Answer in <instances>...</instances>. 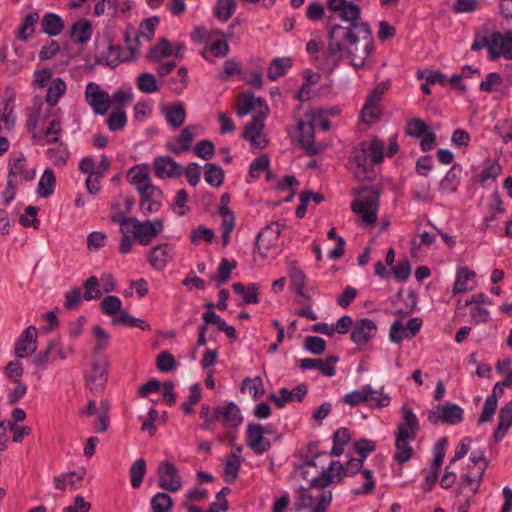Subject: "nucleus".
<instances>
[{"label":"nucleus","mask_w":512,"mask_h":512,"mask_svg":"<svg viewBox=\"0 0 512 512\" xmlns=\"http://www.w3.org/2000/svg\"><path fill=\"white\" fill-rule=\"evenodd\" d=\"M147 470L144 458L137 459L130 467L129 476L133 488H139L144 480Z\"/></svg>","instance_id":"58836bf2"},{"label":"nucleus","mask_w":512,"mask_h":512,"mask_svg":"<svg viewBox=\"0 0 512 512\" xmlns=\"http://www.w3.org/2000/svg\"><path fill=\"white\" fill-rule=\"evenodd\" d=\"M173 499L165 492L156 493L151 499L153 512H170L173 507Z\"/></svg>","instance_id":"49530a36"},{"label":"nucleus","mask_w":512,"mask_h":512,"mask_svg":"<svg viewBox=\"0 0 512 512\" xmlns=\"http://www.w3.org/2000/svg\"><path fill=\"white\" fill-rule=\"evenodd\" d=\"M362 459H351L345 465H342L339 461H331L328 469L321 466V472L318 476L313 477L310 480V487L312 488H325L332 483L333 478L338 476L341 479L343 476H352L362 469Z\"/></svg>","instance_id":"20e7f679"},{"label":"nucleus","mask_w":512,"mask_h":512,"mask_svg":"<svg viewBox=\"0 0 512 512\" xmlns=\"http://www.w3.org/2000/svg\"><path fill=\"white\" fill-rule=\"evenodd\" d=\"M410 440V438L403 437V435H396L395 446L397 451L394 455V459L400 464L406 463L413 456L414 451L409 445Z\"/></svg>","instance_id":"c85d7f7f"},{"label":"nucleus","mask_w":512,"mask_h":512,"mask_svg":"<svg viewBox=\"0 0 512 512\" xmlns=\"http://www.w3.org/2000/svg\"><path fill=\"white\" fill-rule=\"evenodd\" d=\"M328 29L326 58L333 65H337L346 53L354 67H364L366 59L373 50V37L369 24H354L352 26L332 24V18L330 17L328 19Z\"/></svg>","instance_id":"f257e3e1"},{"label":"nucleus","mask_w":512,"mask_h":512,"mask_svg":"<svg viewBox=\"0 0 512 512\" xmlns=\"http://www.w3.org/2000/svg\"><path fill=\"white\" fill-rule=\"evenodd\" d=\"M419 428V421L413 410L408 405H403L402 419L398 424L396 435L414 440Z\"/></svg>","instance_id":"a211bd4d"},{"label":"nucleus","mask_w":512,"mask_h":512,"mask_svg":"<svg viewBox=\"0 0 512 512\" xmlns=\"http://www.w3.org/2000/svg\"><path fill=\"white\" fill-rule=\"evenodd\" d=\"M137 192L140 195V209L144 215L160 211L164 194L158 186L152 184Z\"/></svg>","instance_id":"9b49d317"},{"label":"nucleus","mask_w":512,"mask_h":512,"mask_svg":"<svg viewBox=\"0 0 512 512\" xmlns=\"http://www.w3.org/2000/svg\"><path fill=\"white\" fill-rule=\"evenodd\" d=\"M105 63L110 67H116L120 62L130 61L127 54L123 53L121 46L108 43L107 52L103 54Z\"/></svg>","instance_id":"c9c22d12"},{"label":"nucleus","mask_w":512,"mask_h":512,"mask_svg":"<svg viewBox=\"0 0 512 512\" xmlns=\"http://www.w3.org/2000/svg\"><path fill=\"white\" fill-rule=\"evenodd\" d=\"M164 115L168 124L173 128L180 127L186 118V112L181 103H175L166 107Z\"/></svg>","instance_id":"7c9ffc66"},{"label":"nucleus","mask_w":512,"mask_h":512,"mask_svg":"<svg viewBox=\"0 0 512 512\" xmlns=\"http://www.w3.org/2000/svg\"><path fill=\"white\" fill-rule=\"evenodd\" d=\"M215 419L229 430L237 429L243 422V416L238 405L231 401L225 406H216Z\"/></svg>","instance_id":"ddd939ff"},{"label":"nucleus","mask_w":512,"mask_h":512,"mask_svg":"<svg viewBox=\"0 0 512 512\" xmlns=\"http://www.w3.org/2000/svg\"><path fill=\"white\" fill-rule=\"evenodd\" d=\"M83 476L84 472L82 474H78L76 472L62 474L54 477V484L55 487L60 490H64L67 485H70L73 489H78L81 485Z\"/></svg>","instance_id":"a19ab883"},{"label":"nucleus","mask_w":512,"mask_h":512,"mask_svg":"<svg viewBox=\"0 0 512 512\" xmlns=\"http://www.w3.org/2000/svg\"><path fill=\"white\" fill-rule=\"evenodd\" d=\"M56 186V176L52 169L46 168L41 176L37 192L40 197L47 198L53 194Z\"/></svg>","instance_id":"c756f323"},{"label":"nucleus","mask_w":512,"mask_h":512,"mask_svg":"<svg viewBox=\"0 0 512 512\" xmlns=\"http://www.w3.org/2000/svg\"><path fill=\"white\" fill-rule=\"evenodd\" d=\"M342 401L351 407L367 403L372 409H382L390 405L391 399L388 394L384 393L383 387L376 390L370 384H366L361 389L345 394Z\"/></svg>","instance_id":"39448f33"},{"label":"nucleus","mask_w":512,"mask_h":512,"mask_svg":"<svg viewBox=\"0 0 512 512\" xmlns=\"http://www.w3.org/2000/svg\"><path fill=\"white\" fill-rule=\"evenodd\" d=\"M385 143L378 137L370 141H362L352 150L350 164L354 168V176L359 181L371 180L370 172L374 165L384 159Z\"/></svg>","instance_id":"f03ea898"},{"label":"nucleus","mask_w":512,"mask_h":512,"mask_svg":"<svg viewBox=\"0 0 512 512\" xmlns=\"http://www.w3.org/2000/svg\"><path fill=\"white\" fill-rule=\"evenodd\" d=\"M163 229L164 223L161 219L139 221L134 217L128 233L133 234L141 245H149Z\"/></svg>","instance_id":"6e6552de"},{"label":"nucleus","mask_w":512,"mask_h":512,"mask_svg":"<svg viewBox=\"0 0 512 512\" xmlns=\"http://www.w3.org/2000/svg\"><path fill=\"white\" fill-rule=\"evenodd\" d=\"M101 311L108 315L114 316L122 308V301L118 296H106L100 303Z\"/></svg>","instance_id":"6e6d98bb"},{"label":"nucleus","mask_w":512,"mask_h":512,"mask_svg":"<svg viewBox=\"0 0 512 512\" xmlns=\"http://www.w3.org/2000/svg\"><path fill=\"white\" fill-rule=\"evenodd\" d=\"M70 34L74 42L86 44L92 36L91 23L86 19H81L75 22L71 27Z\"/></svg>","instance_id":"cd10ccee"},{"label":"nucleus","mask_w":512,"mask_h":512,"mask_svg":"<svg viewBox=\"0 0 512 512\" xmlns=\"http://www.w3.org/2000/svg\"><path fill=\"white\" fill-rule=\"evenodd\" d=\"M381 110L378 103L370 102L366 100V103L361 111V117L366 123H374L379 119Z\"/></svg>","instance_id":"680f3d73"},{"label":"nucleus","mask_w":512,"mask_h":512,"mask_svg":"<svg viewBox=\"0 0 512 512\" xmlns=\"http://www.w3.org/2000/svg\"><path fill=\"white\" fill-rule=\"evenodd\" d=\"M204 169V178L209 185H211L212 187H219L223 184L225 173L220 166L214 163H207L204 166Z\"/></svg>","instance_id":"e433bc0d"},{"label":"nucleus","mask_w":512,"mask_h":512,"mask_svg":"<svg viewBox=\"0 0 512 512\" xmlns=\"http://www.w3.org/2000/svg\"><path fill=\"white\" fill-rule=\"evenodd\" d=\"M154 171L157 177L164 179L180 176L183 171L176 161L169 156H158L153 162Z\"/></svg>","instance_id":"aec40b11"},{"label":"nucleus","mask_w":512,"mask_h":512,"mask_svg":"<svg viewBox=\"0 0 512 512\" xmlns=\"http://www.w3.org/2000/svg\"><path fill=\"white\" fill-rule=\"evenodd\" d=\"M47 155L55 166H64L67 163L69 152L63 143H59L57 147L48 149Z\"/></svg>","instance_id":"5fc2aeb1"},{"label":"nucleus","mask_w":512,"mask_h":512,"mask_svg":"<svg viewBox=\"0 0 512 512\" xmlns=\"http://www.w3.org/2000/svg\"><path fill=\"white\" fill-rule=\"evenodd\" d=\"M64 29L63 19L55 13H46L41 21V30L49 36H57Z\"/></svg>","instance_id":"a878e982"},{"label":"nucleus","mask_w":512,"mask_h":512,"mask_svg":"<svg viewBox=\"0 0 512 512\" xmlns=\"http://www.w3.org/2000/svg\"><path fill=\"white\" fill-rule=\"evenodd\" d=\"M464 419V410L458 404L447 402L438 404L428 412V420L432 424L457 425Z\"/></svg>","instance_id":"0eeeda50"},{"label":"nucleus","mask_w":512,"mask_h":512,"mask_svg":"<svg viewBox=\"0 0 512 512\" xmlns=\"http://www.w3.org/2000/svg\"><path fill=\"white\" fill-rule=\"evenodd\" d=\"M57 347H58V339L50 340L48 342L45 350L39 352L33 358V364L40 368L46 367L50 362H53L55 360V357L53 356V354H54L55 348H57Z\"/></svg>","instance_id":"ea45409f"},{"label":"nucleus","mask_w":512,"mask_h":512,"mask_svg":"<svg viewBox=\"0 0 512 512\" xmlns=\"http://www.w3.org/2000/svg\"><path fill=\"white\" fill-rule=\"evenodd\" d=\"M158 486L169 492H177L182 487V479L177 467L169 461H163L158 466Z\"/></svg>","instance_id":"1a4fd4ad"},{"label":"nucleus","mask_w":512,"mask_h":512,"mask_svg":"<svg viewBox=\"0 0 512 512\" xmlns=\"http://www.w3.org/2000/svg\"><path fill=\"white\" fill-rule=\"evenodd\" d=\"M266 115L262 112L256 114L252 121L246 124L243 132V138L253 143L257 148H264L266 140L260 141V135L264 128V120Z\"/></svg>","instance_id":"6ab92c4d"},{"label":"nucleus","mask_w":512,"mask_h":512,"mask_svg":"<svg viewBox=\"0 0 512 512\" xmlns=\"http://www.w3.org/2000/svg\"><path fill=\"white\" fill-rule=\"evenodd\" d=\"M338 361L339 357L336 355H330L325 360L304 358L299 361V366L304 370L318 369L322 375L332 377L336 373L335 365Z\"/></svg>","instance_id":"f3484780"},{"label":"nucleus","mask_w":512,"mask_h":512,"mask_svg":"<svg viewBox=\"0 0 512 512\" xmlns=\"http://www.w3.org/2000/svg\"><path fill=\"white\" fill-rule=\"evenodd\" d=\"M376 323L368 318L357 320L351 331V340L356 345H365L377 334Z\"/></svg>","instance_id":"dca6fc26"},{"label":"nucleus","mask_w":512,"mask_h":512,"mask_svg":"<svg viewBox=\"0 0 512 512\" xmlns=\"http://www.w3.org/2000/svg\"><path fill=\"white\" fill-rule=\"evenodd\" d=\"M255 109V97L253 93L245 92L240 95L239 105L236 108V114L239 117L247 115Z\"/></svg>","instance_id":"bf43d9fd"},{"label":"nucleus","mask_w":512,"mask_h":512,"mask_svg":"<svg viewBox=\"0 0 512 512\" xmlns=\"http://www.w3.org/2000/svg\"><path fill=\"white\" fill-rule=\"evenodd\" d=\"M291 66L292 63L289 58H275L268 68L267 76L271 81H275L285 75L286 69Z\"/></svg>","instance_id":"79ce46f5"},{"label":"nucleus","mask_w":512,"mask_h":512,"mask_svg":"<svg viewBox=\"0 0 512 512\" xmlns=\"http://www.w3.org/2000/svg\"><path fill=\"white\" fill-rule=\"evenodd\" d=\"M127 181L133 185L137 191L152 185L148 165H134L127 172Z\"/></svg>","instance_id":"b1692460"},{"label":"nucleus","mask_w":512,"mask_h":512,"mask_svg":"<svg viewBox=\"0 0 512 512\" xmlns=\"http://www.w3.org/2000/svg\"><path fill=\"white\" fill-rule=\"evenodd\" d=\"M484 30V33L480 31L475 33L471 50L479 51L483 48H487L490 59L492 60H496L500 56L506 59H512V30H508L504 34L493 32L490 36L486 35L487 30L485 28Z\"/></svg>","instance_id":"7ed1b4c3"},{"label":"nucleus","mask_w":512,"mask_h":512,"mask_svg":"<svg viewBox=\"0 0 512 512\" xmlns=\"http://www.w3.org/2000/svg\"><path fill=\"white\" fill-rule=\"evenodd\" d=\"M26 158L23 153H13L9 161V174L8 178L13 179L14 177L21 175L25 169Z\"/></svg>","instance_id":"864d4df0"},{"label":"nucleus","mask_w":512,"mask_h":512,"mask_svg":"<svg viewBox=\"0 0 512 512\" xmlns=\"http://www.w3.org/2000/svg\"><path fill=\"white\" fill-rule=\"evenodd\" d=\"M196 126L185 127L178 137L167 143V148L173 154L179 155L190 149L191 143L197 136Z\"/></svg>","instance_id":"412c9836"},{"label":"nucleus","mask_w":512,"mask_h":512,"mask_svg":"<svg viewBox=\"0 0 512 512\" xmlns=\"http://www.w3.org/2000/svg\"><path fill=\"white\" fill-rule=\"evenodd\" d=\"M65 92L66 84L64 80L61 78H55L50 82L45 100L49 106L53 107L58 103L59 99L65 94Z\"/></svg>","instance_id":"473e14b6"},{"label":"nucleus","mask_w":512,"mask_h":512,"mask_svg":"<svg viewBox=\"0 0 512 512\" xmlns=\"http://www.w3.org/2000/svg\"><path fill=\"white\" fill-rule=\"evenodd\" d=\"M40 16L37 12L27 14L17 31V38L27 41L34 33V27L39 21Z\"/></svg>","instance_id":"2f4dec72"},{"label":"nucleus","mask_w":512,"mask_h":512,"mask_svg":"<svg viewBox=\"0 0 512 512\" xmlns=\"http://www.w3.org/2000/svg\"><path fill=\"white\" fill-rule=\"evenodd\" d=\"M340 19L346 23L345 26H352L354 24H363L364 22L359 21L361 10L358 5L353 2L346 4L345 7L338 11Z\"/></svg>","instance_id":"f704fd0d"},{"label":"nucleus","mask_w":512,"mask_h":512,"mask_svg":"<svg viewBox=\"0 0 512 512\" xmlns=\"http://www.w3.org/2000/svg\"><path fill=\"white\" fill-rule=\"evenodd\" d=\"M126 124V113L121 108L113 110L107 118V126L110 131H120L126 126Z\"/></svg>","instance_id":"8fccbe9b"},{"label":"nucleus","mask_w":512,"mask_h":512,"mask_svg":"<svg viewBox=\"0 0 512 512\" xmlns=\"http://www.w3.org/2000/svg\"><path fill=\"white\" fill-rule=\"evenodd\" d=\"M38 332L35 326H28L15 342L14 352L18 358H26L37 350Z\"/></svg>","instance_id":"2eb2a0df"},{"label":"nucleus","mask_w":512,"mask_h":512,"mask_svg":"<svg viewBox=\"0 0 512 512\" xmlns=\"http://www.w3.org/2000/svg\"><path fill=\"white\" fill-rule=\"evenodd\" d=\"M361 193V198L355 199L352 202V211L359 214L364 223L373 225L377 221L379 192L375 188L368 187L362 189Z\"/></svg>","instance_id":"423d86ee"},{"label":"nucleus","mask_w":512,"mask_h":512,"mask_svg":"<svg viewBox=\"0 0 512 512\" xmlns=\"http://www.w3.org/2000/svg\"><path fill=\"white\" fill-rule=\"evenodd\" d=\"M283 227V224H280L279 222H273L262 229L256 237L255 245L257 250L260 251L261 247L266 250L270 249V247L273 246L278 240Z\"/></svg>","instance_id":"4be33fe9"},{"label":"nucleus","mask_w":512,"mask_h":512,"mask_svg":"<svg viewBox=\"0 0 512 512\" xmlns=\"http://www.w3.org/2000/svg\"><path fill=\"white\" fill-rule=\"evenodd\" d=\"M83 287L85 292L83 294V298L87 301L93 299H99L102 296V292L99 289V281L95 276L89 277L84 283Z\"/></svg>","instance_id":"13d9d810"},{"label":"nucleus","mask_w":512,"mask_h":512,"mask_svg":"<svg viewBox=\"0 0 512 512\" xmlns=\"http://www.w3.org/2000/svg\"><path fill=\"white\" fill-rule=\"evenodd\" d=\"M39 208L36 206H27L25 208V214L21 215L19 218V222L24 227H34L38 228L40 222L37 218Z\"/></svg>","instance_id":"338daca9"},{"label":"nucleus","mask_w":512,"mask_h":512,"mask_svg":"<svg viewBox=\"0 0 512 512\" xmlns=\"http://www.w3.org/2000/svg\"><path fill=\"white\" fill-rule=\"evenodd\" d=\"M236 10L235 0H218L214 7V15L223 22L231 18Z\"/></svg>","instance_id":"c03bdc74"},{"label":"nucleus","mask_w":512,"mask_h":512,"mask_svg":"<svg viewBox=\"0 0 512 512\" xmlns=\"http://www.w3.org/2000/svg\"><path fill=\"white\" fill-rule=\"evenodd\" d=\"M486 164L479 175V181L482 185H485L488 181H495L502 171L500 164L495 161L488 159Z\"/></svg>","instance_id":"3c124183"},{"label":"nucleus","mask_w":512,"mask_h":512,"mask_svg":"<svg viewBox=\"0 0 512 512\" xmlns=\"http://www.w3.org/2000/svg\"><path fill=\"white\" fill-rule=\"evenodd\" d=\"M136 84L137 88L143 93L151 94L159 90L156 77L148 72L138 75Z\"/></svg>","instance_id":"de8ad7c7"},{"label":"nucleus","mask_w":512,"mask_h":512,"mask_svg":"<svg viewBox=\"0 0 512 512\" xmlns=\"http://www.w3.org/2000/svg\"><path fill=\"white\" fill-rule=\"evenodd\" d=\"M427 130V124L420 118H412L407 122L406 133L412 137L420 138Z\"/></svg>","instance_id":"69168bd1"},{"label":"nucleus","mask_w":512,"mask_h":512,"mask_svg":"<svg viewBox=\"0 0 512 512\" xmlns=\"http://www.w3.org/2000/svg\"><path fill=\"white\" fill-rule=\"evenodd\" d=\"M173 248L168 243L155 246L149 253L150 265L158 271H162L172 259Z\"/></svg>","instance_id":"5701e85b"},{"label":"nucleus","mask_w":512,"mask_h":512,"mask_svg":"<svg viewBox=\"0 0 512 512\" xmlns=\"http://www.w3.org/2000/svg\"><path fill=\"white\" fill-rule=\"evenodd\" d=\"M459 175L457 172V167L452 166L450 170L446 173L443 179L439 184V191L445 194H453L457 191L459 185Z\"/></svg>","instance_id":"72a5a7b5"},{"label":"nucleus","mask_w":512,"mask_h":512,"mask_svg":"<svg viewBox=\"0 0 512 512\" xmlns=\"http://www.w3.org/2000/svg\"><path fill=\"white\" fill-rule=\"evenodd\" d=\"M85 98L96 114L104 115L111 104L109 94L102 90L96 83H89L86 86Z\"/></svg>","instance_id":"4468645a"},{"label":"nucleus","mask_w":512,"mask_h":512,"mask_svg":"<svg viewBox=\"0 0 512 512\" xmlns=\"http://www.w3.org/2000/svg\"><path fill=\"white\" fill-rule=\"evenodd\" d=\"M448 445L447 438L443 437L440 438L435 446H434V459L430 465L429 469L439 471L440 467L443 464L444 457H445V449Z\"/></svg>","instance_id":"4d7b16f0"},{"label":"nucleus","mask_w":512,"mask_h":512,"mask_svg":"<svg viewBox=\"0 0 512 512\" xmlns=\"http://www.w3.org/2000/svg\"><path fill=\"white\" fill-rule=\"evenodd\" d=\"M241 468L240 456L236 453H230L226 458L224 467V476L227 483H233L238 476V472Z\"/></svg>","instance_id":"4c0bfd02"},{"label":"nucleus","mask_w":512,"mask_h":512,"mask_svg":"<svg viewBox=\"0 0 512 512\" xmlns=\"http://www.w3.org/2000/svg\"><path fill=\"white\" fill-rule=\"evenodd\" d=\"M498 405V399L495 395H490L486 398L483 406L482 413L478 419V424H483L492 419Z\"/></svg>","instance_id":"e2e57ef3"},{"label":"nucleus","mask_w":512,"mask_h":512,"mask_svg":"<svg viewBox=\"0 0 512 512\" xmlns=\"http://www.w3.org/2000/svg\"><path fill=\"white\" fill-rule=\"evenodd\" d=\"M237 266V262L235 260L230 261L227 258H223L218 267V274L212 275V280H218L219 284H224L230 278V274L233 269Z\"/></svg>","instance_id":"603ef678"},{"label":"nucleus","mask_w":512,"mask_h":512,"mask_svg":"<svg viewBox=\"0 0 512 512\" xmlns=\"http://www.w3.org/2000/svg\"><path fill=\"white\" fill-rule=\"evenodd\" d=\"M486 470V464L480 465L478 467L471 468L468 473L465 475L464 484L465 487H469L472 493H476L478 491L480 482L483 478V475Z\"/></svg>","instance_id":"37998d69"},{"label":"nucleus","mask_w":512,"mask_h":512,"mask_svg":"<svg viewBox=\"0 0 512 512\" xmlns=\"http://www.w3.org/2000/svg\"><path fill=\"white\" fill-rule=\"evenodd\" d=\"M298 129V143L302 149L305 150L309 156L317 155L323 152L326 146L322 143L314 141V122L308 123L300 121L297 126Z\"/></svg>","instance_id":"f8f14e48"},{"label":"nucleus","mask_w":512,"mask_h":512,"mask_svg":"<svg viewBox=\"0 0 512 512\" xmlns=\"http://www.w3.org/2000/svg\"><path fill=\"white\" fill-rule=\"evenodd\" d=\"M475 277V273L467 267H461L457 270L456 280L453 286V294H459L468 290L467 283Z\"/></svg>","instance_id":"a18cd8bd"},{"label":"nucleus","mask_w":512,"mask_h":512,"mask_svg":"<svg viewBox=\"0 0 512 512\" xmlns=\"http://www.w3.org/2000/svg\"><path fill=\"white\" fill-rule=\"evenodd\" d=\"M87 381L91 385V390H101L107 381V370L105 363L94 362L92 364L91 374L87 378Z\"/></svg>","instance_id":"bb28decb"},{"label":"nucleus","mask_w":512,"mask_h":512,"mask_svg":"<svg viewBox=\"0 0 512 512\" xmlns=\"http://www.w3.org/2000/svg\"><path fill=\"white\" fill-rule=\"evenodd\" d=\"M189 237L191 242L196 245L199 244L202 240L207 243H211L214 240L215 233L211 228L199 226L191 231Z\"/></svg>","instance_id":"052dcab7"},{"label":"nucleus","mask_w":512,"mask_h":512,"mask_svg":"<svg viewBox=\"0 0 512 512\" xmlns=\"http://www.w3.org/2000/svg\"><path fill=\"white\" fill-rule=\"evenodd\" d=\"M328 455L329 454L327 452L319 451L318 442L309 443L307 445L305 451L303 452L304 462L301 467L303 478L308 479V474H309L308 468L316 467L317 466L316 460L318 458L323 457V456L328 457Z\"/></svg>","instance_id":"393cba45"},{"label":"nucleus","mask_w":512,"mask_h":512,"mask_svg":"<svg viewBox=\"0 0 512 512\" xmlns=\"http://www.w3.org/2000/svg\"><path fill=\"white\" fill-rule=\"evenodd\" d=\"M173 54L171 43L166 39L162 38L156 46L150 49L148 57L150 60L159 61L162 58L168 57Z\"/></svg>","instance_id":"09e8293b"},{"label":"nucleus","mask_w":512,"mask_h":512,"mask_svg":"<svg viewBox=\"0 0 512 512\" xmlns=\"http://www.w3.org/2000/svg\"><path fill=\"white\" fill-rule=\"evenodd\" d=\"M304 348L311 353L321 355L326 349V341L317 336H307L304 341Z\"/></svg>","instance_id":"774afa93"},{"label":"nucleus","mask_w":512,"mask_h":512,"mask_svg":"<svg viewBox=\"0 0 512 512\" xmlns=\"http://www.w3.org/2000/svg\"><path fill=\"white\" fill-rule=\"evenodd\" d=\"M202 389L199 384H193L190 387V395L188 400L181 405V408L185 414L193 413V406L201 400Z\"/></svg>","instance_id":"0e129e2a"},{"label":"nucleus","mask_w":512,"mask_h":512,"mask_svg":"<svg viewBox=\"0 0 512 512\" xmlns=\"http://www.w3.org/2000/svg\"><path fill=\"white\" fill-rule=\"evenodd\" d=\"M269 433L268 428L258 423H250L246 431V444L256 454L262 455L271 448V442L264 435Z\"/></svg>","instance_id":"9d476101"}]
</instances>
